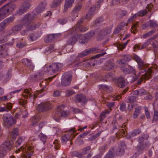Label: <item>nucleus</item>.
<instances>
[{
    "mask_svg": "<svg viewBox=\"0 0 158 158\" xmlns=\"http://www.w3.org/2000/svg\"><path fill=\"white\" fill-rule=\"evenodd\" d=\"M128 101L127 102L131 103L135 102L136 101V97L135 96H131L128 98Z\"/></svg>",
    "mask_w": 158,
    "mask_h": 158,
    "instance_id": "nucleus-57",
    "label": "nucleus"
},
{
    "mask_svg": "<svg viewBox=\"0 0 158 158\" xmlns=\"http://www.w3.org/2000/svg\"><path fill=\"white\" fill-rule=\"evenodd\" d=\"M51 108L50 103L48 102L41 103L37 106V109L40 112H44L50 110Z\"/></svg>",
    "mask_w": 158,
    "mask_h": 158,
    "instance_id": "nucleus-9",
    "label": "nucleus"
},
{
    "mask_svg": "<svg viewBox=\"0 0 158 158\" xmlns=\"http://www.w3.org/2000/svg\"><path fill=\"white\" fill-rule=\"evenodd\" d=\"M153 120L155 121H158V111L155 110H154Z\"/></svg>",
    "mask_w": 158,
    "mask_h": 158,
    "instance_id": "nucleus-59",
    "label": "nucleus"
},
{
    "mask_svg": "<svg viewBox=\"0 0 158 158\" xmlns=\"http://www.w3.org/2000/svg\"><path fill=\"white\" fill-rule=\"evenodd\" d=\"M43 73L42 72H40L39 73L36 74L34 76V79L35 81H37L41 79V77L43 75Z\"/></svg>",
    "mask_w": 158,
    "mask_h": 158,
    "instance_id": "nucleus-45",
    "label": "nucleus"
},
{
    "mask_svg": "<svg viewBox=\"0 0 158 158\" xmlns=\"http://www.w3.org/2000/svg\"><path fill=\"white\" fill-rule=\"evenodd\" d=\"M114 67V64L112 62H108L106 63L105 67V69L107 70H110L112 69Z\"/></svg>",
    "mask_w": 158,
    "mask_h": 158,
    "instance_id": "nucleus-35",
    "label": "nucleus"
},
{
    "mask_svg": "<svg viewBox=\"0 0 158 158\" xmlns=\"http://www.w3.org/2000/svg\"><path fill=\"white\" fill-rule=\"evenodd\" d=\"M54 45L53 44H52L48 47L46 48V51L45 52L46 54L50 53L51 52L54 50Z\"/></svg>",
    "mask_w": 158,
    "mask_h": 158,
    "instance_id": "nucleus-44",
    "label": "nucleus"
},
{
    "mask_svg": "<svg viewBox=\"0 0 158 158\" xmlns=\"http://www.w3.org/2000/svg\"><path fill=\"white\" fill-rule=\"evenodd\" d=\"M60 36V34L49 35L45 39L44 41L46 43L51 42L56 39L57 37Z\"/></svg>",
    "mask_w": 158,
    "mask_h": 158,
    "instance_id": "nucleus-16",
    "label": "nucleus"
},
{
    "mask_svg": "<svg viewBox=\"0 0 158 158\" xmlns=\"http://www.w3.org/2000/svg\"><path fill=\"white\" fill-rule=\"evenodd\" d=\"M18 130L17 128H15L13 129L11 135V137L12 139V140H13L15 139L18 135Z\"/></svg>",
    "mask_w": 158,
    "mask_h": 158,
    "instance_id": "nucleus-37",
    "label": "nucleus"
},
{
    "mask_svg": "<svg viewBox=\"0 0 158 158\" xmlns=\"http://www.w3.org/2000/svg\"><path fill=\"white\" fill-rule=\"evenodd\" d=\"M145 114L147 118H150V115L149 112L148 111V108L145 107H144Z\"/></svg>",
    "mask_w": 158,
    "mask_h": 158,
    "instance_id": "nucleus-61",
    "label": "nucleus"
},
{
    "mask_svg": "<svg viewBox=\"0 0 158 158\" xmlns=\"http://www.w3.org/2000/svg\"><path fill=\"white\" fill-rule=\"evenodd\" d=\"M91 148L90 146H87L84 148L82 150V154H85L87 153L90 150Z\"/></svg>",
    "mask_w": 158,
    "mask_h": 158,
    "instance_id": "nucleus-56",
    "label": "nucleus"
},
{
    "mask_svg": "<svg viewBox=\"0 0 158 158\" xmlns=\"http://www.w3.org/2000/svg\"><path fill=\"white\" fill-rule=\"evenodd\" d=\"M83 65L84 67H89L91 65L89 61L83 60Z\"/></svg>",
    "mask_w": 158,
    "mask_h": 158,
    "instance_id": "nucleus-58",
    "label": "nucleus"
},
{
    "mask_svg": "<svg viewBox=\"0 0 158 158\" xmlns=\"http://www.w3.org/2000/svg\"><path fill=\"white\" fill-rule=\"evenodd\" d=\"M77 41V39L76 34H75L73 36L70 38L68 41L67 43L69 44L73 45Z\"/></svg>",
    "mask_w": 158,
    "mask_h": 158,
    "instance_id": "nucleus-31",
    "label": "nucleus"
},
{
    "mask_svg": "<svg viewBox=\"0 0 158 158\" xmlns=\"http://www.w3.org/2000/svg\"><path fill=\"white\" fill-rule=\"evenodd\" d=\"M72 78V76L69 73H65L63 75L61 83L64 86L69 85L71 83Z\"/></svg>",
    "mask_w": 158,
    "mask_h": 158,
    "instance_id": "nucleus-8",
    "label": "nucleus"
},
{
    "mask_svg": "<svg viewBox=\"0 0 158 158\" xmlns=\"http://www.w3.org/2000/svg\"><path fill=\"white\" fill-rule=\"evenodd\" d=\"M61 106H62V108H61V110H60L61 117H66L68 115V113L63 110V109L64 107V105H62Z\"/></svg>",
    "mask_w": 158,
    "mask_h": 158,
    "instance_id": "nucleus-55",
    "label": "nucleus"
},
{
    "mask_svg": "<svg viewBox=\"0 0 158 158\" xmlns=\"http://www.w3.org/2000/svg\"><path fill=\"white\" fill-rule=\"evenodd\" d=\"M118 86L121 88H123L126 86L127 83L125 81L123 78L122 77H118L117 79Z\"/></svg>",
    "mask_w": 158,
    "mask_h": 158,
    "instance_id": "nucleus-24",
    "label": "nucleus"
},
{
    "mask_svg": "<svg viewBox=\"0 0 158 158\" xmlns=\"http://www.w3.org/2000/svg\"><path fill=\"white\" fill-rule=\"evenodd\" d=\"M77 40H79V42L82 44H84L88 40L85 37V35L84 34H76Z\"/></svg>",
    "mask_w": 158,
    "mask_h": 158,
    "instance_id": "nucleus-21",
    "label": "nucleus"
},
{
    "mask_svg": "<svg viewBox=\"0 0 158 158\" xmlns=\"http://www.w3.org/2000/svg\"><path fill=\"white\" fill-rule=\"evenodd\" d=\"M138 17L137 15L136 14H135L133 16H131L130 17V18L128 19L127 22L128 23H130L131 22L132 20Z\"/></svg>",
    "mask_w": 158,
    "mask_h": 158,
    "instance_id": "nucleus-63",
    "label": "nucleus"
},
{
    "mask_svg": "<svg viewBox=\"0 0 158 158\" xmlns=\"http://www.w3.org/2000/svg\"><path fill=\"white\" fill-rule=\"evenodd\" d=\"M148 47V45L147 44V42L144 43L143 44L141 47L138 45L136 44L134 47V48H137L139 50H141L144 49L146 47Z\"/></svg>",
    "mask_w": 158,
    "mask_h": 158,
    "instance_id": "nucleus-43",
    "label": "nucleus"
},
{
    "mask_svg": "<svg viewBox=\"0 0 158 158\" xmlns=\"http://www.w3.org/2000/svg\"><path fill=\"white\" fill-rule=\"evenodd\" d=\"M39 37V35L36 33L30 34L28 36V39L32 41L36 40Z\"/></svg>",
    "mask_w": 158,
    "mask_h": 158,
    "instance_id": "nucleus-29",
    "label": "nucleus"
},
{
    "mask_svg": "<svg viewBox=\"0 0 158 158\" xmlns=\"http://www.w3.org/2000/svg\"><path fill=\"white\" fill-rule=\"evenodd\" d=\"M32 1V0H27L23 3L22 6L23 7L27 10L29 9L31 6L30 3Z\"/></svg>",
    "mask_w": 158,
    "mask_h": 158,
    "instance_id": "nucleus-30",
    "label": "nucleus"
},
{
    "mask_svg": "<svg viewBox=\"0 0 158 158\" xmlns=\"http://www.w3.org/2000/svg\"><path fill=\"white\" fill-rule=\"evenodd\" d=\"M150 145V144L148 142H146L143 143L142 144L137 146L136 148L137 150L138 151L137 152L135 153L133 155V156L136 158L139 154L142 152V151L144 149L147 148Z\"/></svg>",
    "mask_w": 158,
    "mask_h": 158,
    "instance_id": "nucleus-12",
    "label": "nucleus"
},
{
    "mask_svg": "<svg viewBox=\"0 0 158 158\" xmlns=\"http://www.w3.org/2000/svg\"><path fill=\"white\" fill-rule=\"evenodd\" d=\"M61 1L60 0H55L53 2L52 4L53 6H56L61 2Z\"/></svg>",
    "mask_w": 158,
    "mask_h": 158,
    "instance_id": "nucleus-64",
    "label": "nucleus"
},
{
    "mask_svg": "<svg viewBox=\"0 0 158 158\" xmlns=\"http://www.w3.org/2000/svg\"><path fill=\"white\" fill-rule=\"evenodd\" d=\"M46 3L45 2H41L39 6L36 9V11L38 13H40L44 10Z\"/></svg>",
    "mask_w": 158,
    "mask_h": 158,
    "instance_id": "nucleus-22",
    "label": "nucleus"
},
{
    "mask_svg": "<svg viewBox=\"0 0 158 158\" xmlns=\"http://www.w3.org/2000/svg\"><path fill=\"white\" fill-rule=\"evenodd\" d=\"M27 10L22 6L19 7L18 10H17V14L19 15H22Z\"/></svg>",
    "mask_w": 158,
    "mask_h": 158,
    "instance_id": "nucleus-49",
    "label": "nucleus"
},
{
    "mask_svg": "<svg viewBox=\"0 0 158 158\" xmlns=\"http://www.w3.org/2000/svg\"><path fill=\"white\" fill-rule=\"evenodd\" d=\"M12 147L10 143V142L5 141L3 143L0 147L1 150L5 151L6 152Z\"/></svg>",
    "mask_w": 158,
    "mask_h": 158,
    "instance_id": "nucleus-17",
    "label": "nucleus"
},
{
    "mask_svg": "<svg viewBox=\"0 0 158 158\" xmlns=\"http://www.w3.org/2000/svg\"><path fill=\"white\" fill-rule=\"evenodd\" d=\"M71 155L73 156H75L79 158H81L82 157V155L76 151H73L72 152Z\"/></svg>",
    "mask_w": 158,
    "mask_h": 158,
    "instance_id": "nucleus-54",
    "label": "nucleus"
},
{
    "mask_svg": "<svg viewBox=\"0 0 158 158\" xmlns=\"http://www.w3.org/2000/svg\"><path fill=\"white\" fill-rule=\"evenodd\" d=\"M40 24H36L34 23H30L27 26H25V27L27 30H35L36 28L38 27Z\"/></svg>",
    "mask_w": 158,
    "mask_h": 158,
    "instance_id": "nucleus-25",
    "label": "nucleus"
},
{
    "mask_svg": "<svg viewBox=\"0 0 158 158\" xmlns=\"http://www.w3.org/2000/svg\"><path fill=\"white\" fill-rule=\"evenodd\" d=\"M141 133V131L140 130L137 129L135 130L130 132L128 135V138L130 139L131 137H133L138 135L140 134Z\"/></svg>",
    "mask_w": 158,
    "mask_h": 158,
    "instance_id": "nucleus-28",
    "label": "nucleus"
},
{
    "mask_svg": "<svg viewBox=\"0 0 158 158\" xmlns=\"http://www.w3.org/2000/svg\"><path fill=\"white\" fill-rule=\"evenodd\" d=\"M9 12V8L4 6L0 9V21L4 18Z\"/></svg>",
    "mask_w": 158,
    "mask_h": 158,
    "instance_id": "nucleus-13",
    "label": "nucleus"
},
{
    "mask_svg": "<svg viewBox=\"0 0 158 158\" xmlns=\"http://www.w3.org/2000/svg\"><path fill=\"white\" fill-rule=\"evenodd\" d=\"M7 26L4 21L0 23V32L3 31Z\"/></svg>",
    "mask_w": 158,
    "mask_h": 158,
    "instance_id": "nucleus-47",
    "label": "nucleus"
},
{
    "mask_svg": "<svg viewBox=\"0 0 158 158\" xmlns=\"http://www.w3.org/2000/svg\"><path fill=\"white\" fill-rule=\"evenodd\" d=\"M62 108V106H58L57 108V110L53 115V118L56 121L59 122L60 118L61 117L60 113V110H61Z\"/></svg>",
    "mask_w": 158,
    "mask_h": 158,
    "instance_id": "nucleus-18",
    "label": "nucleus"
},
{
    "mask_svg": "<svg viewBox=\"0 0 158 158\" xmlns=\"http://www.w3.org/2000/svg\"><path fill=\"white\" fill-rule=\"evenodd\" d=\"M122 70L123 72L125 74H129L130 73V71L129 69L126 67L122 68Z\"/></svg>",
    "mask_w": 158,
    "mask_h": 158,
    "instance_id": "nucleus-62",
    "label": "nucleus"
},
{
    "mask_svg": "<svg viewBox=\"0 0 158 158\" xmlns=\"http://www.w3.org/2000/svg\"><path fill=\"white\" fill-rule=\"evenodd\" d=\"M108 148V145L106 144H104L101 146L99 148V150L100 152L102 154Z\"/></svg>",
    "mask_w": 158,
    "mask_h": 158,
    "instance_id": "nucleus-41",
    "label": "nucleus"
},
{
    "mask_svg": "<svg viewBox=\"0 0 158 158\" xmlns=\"http://www.w3.org/2000/svg\"><path fill=\"white\" fill-rule=\"evenodd\" d=\"M148 137L147 135L144 134L142 136L139 137L138 139V142L140 143H142L144 140L147 139Z\"/></svg>",
    "mask_w": 158,
    "mask_h": 158,
    "instance_id": "nucleus-42",
    "label": "nucleus"
},
{
    "mask_svg": "<svg viewBox=\"0 0 158 158\" xmlns=\"http://www.w3.org/2000/svg\"><path fill=\"white\" fill-rule=\"evenodd\" d=\"M76 132L74 128H73L69 130L70 133L69 134H66L61 137V141L62 142L67 141L70 139L71 135Z\"/></svg>",
    "mask_w": 158,
    "mask_h": 158,
    "instance_id": "nucleus-15",
    "label": "nucleus"
},
{
    "mask_svg": "<svg viewBox=\"0 0 158 158\" xmlns=\"http://www.w3.org/2000/svg\"><path fill=\"white\" fill-rule=\"evenodd\" d=\"M81 5H76L73 10L72 13H77L79 11L81 8Z\"/></svg>",
    "mask_w": 158,
    "mask_h": 158,
    "instance_id": "nucleus-48",
    "label": "nucleus"
},
{
    "mask_svg": "<svg viewBox=\"0 0 158 158\" xmlns=\"http://www.w3.org/2000/svg\"><path fill=\"white\" fill-rule=\"evenodd\" d=\"M59 142V141L57 139L55 140L53 142V145L52 146H54L55 148L56 149H58L60 147Z\"/></svg>",
    "mask_w": 158,
    "mask_h": 158,
    "instance_id": "nucleus-50",
    "label": "nucleus"
},
{
    "mask_svg": "<svg viewBox=\"0 0 158 158\" xmlns=\"http://www.w3.org/2000/svg\"><path fill=\"white\" fill-rule=\"evenodd\" d=\"M96 33L97 32L96 31V30H95V31H92L85 34V37L87 39V40H89L95 34H96Z\"/></svg>",
    "mask_w": 158,
    "mask_h": 158,
    "instance_id": "nucleus-32",
    "label": "nucleus"
},
{
    "mask_svg": "<svg viewBox=\"0 0 158 158\" xmlns=\"http://www.w3.org/2000/svg\"><path fill=\"white\" fill-rule=\"evenodd\" d=\"M123 145H121L119 146L118 148L117 153L118 155H121L124 152L125 146L124 143H123Z\"/></svg>",
    "mask_w": 158,
    "mask_h": 158,
    "instance_id": "nucleus-36",
    "label": "nucleus"
},
{
    "mask_svg": "<svg viewBox=\"0 0 158 158\" xmlns=\"http://www.w3.org/2000/svg\"><path fill=\"white\" fill-rule=\"evenodd\" d=\"M147 11H148L144 9L139 11L136 14L138 16L142 17L145 15L147 13Z\"/></svg>",
    "mask_w": 158,
    "mask_h": 158,
    "instance_id": "nucleus-46",
    "label": "nucleus"
},
{
    "mask_svg": "<svg viewBox=\"0 0 158 158\" xmlns=\"http://www.w3.org/2000/svg\"><path fill=\"white\" fill-rule=\"evenodd\" d=\"M83 20V19H81L77 22L72 29L70 31L71 32V33H74L75 31V33H77L79 31L84 32L88 30V27H84L81 25Z\"/></svg>",
    "mask_w": 158,
    "mask_h": 158,
    "instance_id": "nucleus-3",
    "label": "nucleus"
},
{
    "mask_svg": "<svg viewBox=\"0 0 158 158\" xmlns=\"http://www.w3.org/2000/svg\"><path fill=\"white\" fill-rule=\"evenodd\" d=\"M142 110L141 106H138L135 108V110L133 114V118H136L140 114V111Z\"/></svg>",
    "mask_w": 158,
    "mask_h": 158,
    "instance_id": "nucleus-26",
    "label": "nucleus"
},
{
    "mask_svg": "<svg viewBox=\"0 0 158 158\" xmlns=\"http://www.w3.org/2000/svg\"><path fill=\"white\" fill-rule=\"evenodd\" d=\"M14 19L15 18L13 16L7 18L4 20L3 21L5 23H6V24L7 25L9 23L11 22L14 20Z\"/></svg>",
    "mask_w": 158,
    "mask_h": 158,
    "instance_id": "nucleus-51",
    "label": "nucleus"
},
{
    "mask_svg": "<svg viewBox=\"0 0 158 158\" xmlns=\"http://www.w3.org/2000/svg\"><path fill=\"white\" fill-rule=\"evenodd\" d=\"M34 16L29 13L25 15L21 21V23L24 26H27L34 20Z\"/></svg>",
    "mask_w": 158,
    "mask_h": 158,
    "instance_id": "nucleus-6",
    "label": "nucleus"
},
{
    "mask_svg": "<svg viewBox=\"0 0 158 158\" xmlns=\"http://www.w3.org/2000/svg\"><path fill=\"white\" fill-rule=\"evenodd\" d=\"M22 150L23 151H25L26 153V158H31V156L33 153V151L32 148L31 147H29L27 148H24L23 146H21L20 148H18L15 151V152L18 153H19L20 150Z\"/></svg>",
    "mask_w": 158,
    "mask_h": 158,
    "instance_id": "nucleus-11",
    "label": "nucleus"
},
{
    "mask_svg": "<svg viewBox=\"0 0 158 158\" xmlns=\"http://www.w3.org/2000/svg\"><path fill=\"white\" fill-rule=\"evenodd\" d=\"M103 21V19L101 18H99L97 19L93 23V25L94 26H96L98 25V24H99Z\"/></svg>",
    "mask_w": 158,
    "mask_h": 158,
    "instance_id": "nucleus-53",
    "label": "nucleus"
},
{
    "mask_svg": "<svg viewBox=\"0 0 158 158\" xmlns=\"http://www.w3.org/2000/svg\"><path fill=\"white\" fill-rule=\"evenodd\" d=\"M156 31L155 30H153L143 35V38H146L149 36L152 35Z\"/></svg>",
    "mask_w": 158,
    "mask_h": 158,
    "instance_id": "nucleus-40",
    "label": "nucleus"
},
{
    "mask_svg": "<svg viewBox=\"0 0 158 158\" xmlns=\"http://www.w3.org/2000/svg\"><path fill=\"white\" fill-rule=\"evenodd\" d=\"M114 153L113 148L110 150L108 153L106 155L104 158H113L114 156Z\"/></svg>",
    "mask_w": 158,
    "mask_h": 158,
    "instance_id": "nucleus-38",
    "label": "nucleus"
},
{
    "mask_svg": "<svg viewBox=\"0 0 158 158\" xmlns=\"http://www.w3.org/2000/svg\"><path fill=\"white\" fill-rule=\"evenodd\" d=\"M30 91H31V89H24V93L26 94H23V97L24 98H26L28 97L29 98H32L34 99H35L37 97V95L41 93L43 91L42 89L36 91L34 94V95H32L31 94L30 92Z\"/></svg>",
    "mask_w": 158,
    "mask_h": 158,
    "instance_id": "nucleus-10",
    "label": "nucleus"
},
{
    "mask_svg": "<svg viewBox=\"0 0 158 158\" xmlns=\"http://www.w3.org/2000/svg\"><path fill=\"white\" fill-rule=\"evenodd\" d=\"M3 116L4 125L6 127L9 128L16 123V120L10 114H4Z\"/></svg>",
    "mask_w": 158,
    "mask_h": 158,
    "instance_id": "nucleus-4",
    "label": "nucleus"
},
{
    "mask_svg": "<svg viewBox=\"0 0 158 158\" xmlns=\"http://www.w3.org/2000/svg\"><path fill=\"white\" fill-rule=\"evenodd\" d=\"M133 59L136 61L138 64V68L143 71L141 72H145L146 71V68L148 66V65L144 63L141 59L137 55H135Z\"/></svg>",
    "mask_w": 158,
    "mask_h": 158,
    "instance_id": "nucleus-5",
    "label": "nucleus"
},
{
    "mask_svg": "<svg viewBox=\"0 0 158 158\" xmlns=\"http://www.w3.org/2000/svg\"><path fill=\"white\" fill-rule=\"evenodd\" d=\"M63 66V64L62 63H54L50 64L48 67L45 66L44 69L45 72L47 70L51 73L58 71Z\"/></svg>",
    "mask_w": 158,
    "mask_h": 158,
    "instance_id": "nucleus-2",
    "label": "nucleus"
},
{
    "mask_svg": "<svg viewBox=\"0 0 158 158\" xmlns=\"http://www.w3.org/2000/svg\"><path fill=\"white\" fill-rule=\"evenodd\" d=\"M96 31L97 32L96 34L98 35V39L101 40L104 39L106 34V32L104 30L98 29L96 30Z\"/></svg>",
    "mask_w": 158,
    "mask_h": 158,
    "instance_id": "nucleus-19",
    "label": "nucleus"
},
{
    "mask_svg": "<svg viewBox=\"0 0 158 158\" xmlns=\"http://www.w3.org/2000/svg\"><path fill=\"white\" fill-rule=\"evenodd\" d=\"M23 63L28 67L31 70H33L34 68V66L31 62V60L29 59L26 58L23 60Z\"/></svg>",
    "mask_w": 158,
    "mask_h": 158,
    "instance_id": "nucleus-23",
    "label": "nucleus"
},
{
    "mask_svg": "<svg viewBox=\"0 0 158 158\" xmlns=\"http://www.w3.org/2000/svg\"><path fill=\"white\" fill-rule=\"evenodd\" d=\"M148 25L152 28L156 27L157 26L156 22L153 20H149L148 22Z\"/></svg>",
    "mask_w": 158,
    "mask_h": 158,
    "instance_id": "nucleus-39",
    "label": "nucleus"
},
{
    "mask_svg": "<svg viewBox=\"0 0 158 158\" xmlns=\"http://www.w3.org/2000/svg\"><path fill=\"white\" fill-rule=\"evenodd\" d=\"M76 101L79 102L86 103L87 100L85 96L82 94H77L76 95Z\"/></svg>",
    "mask_w": 158,
    "mask_h": 158,
    "instance_id": "nucleus-20",
    "label": "nucleus"
},
{
    "mask_svg": "<svg viewBox=\"0 0 158 158\" xmlns=\"http://www.w3.org/2000/svg\"><path fill=\"white\" fill-rule=\"evenodd\" d=\"M96 9V6H93L90 8L88 12L90 13V16L94 15Z\"/></svg>",
    "mask_w": 158,
    "mask_h": 158,
    "instance_id": "nucleus-52",
    "label": "nucleus"
},
{
    "mask_svg": "<svg viewBox=\"0 0 158 158\" xmlns=\"http://www.w3.org/2000/svg\"><path fill=\"white\" fill-rule=\"evenodd\" d=\"M148 47L150 50H152L155 52H157L158 41L152 39H149L147 41Z\"/></svg>",
    "mask_w": 158,
    "mask_h": 158,
    "instance_id": "nucleus-7",
    "label": "nucleus"
},
{
    "mask_svg": "<svg viewBox=\"0 0 158 158\" xmlns=\"http://www.w3.org/2000/svg\"><path fill=\"white\" fill-rule=\"evenodd\" d=\"M75 94V92L73 90H68L66 91V95L67 97H69Z\"/></svg>",
    "mask_w": 158,
    "mask_h": 158,
    "instance_id": "nucleus-60",
    "label": "nucleus"
},
{
    "mask_svg": "<svg viewBox=\"0 0 158 158\" xmlns=\"http://www.w3.org/2000/svg\"><path fill=\"white\" fill-rule=\"evenodd\" d=\"M25 139L24 138H23L20 137L19 138L17 141H16L15 143V146L17 148L20 145H23L24 143Z\"/></svg>",
    "mask_w": 158,
    "mask_h": 158,
    "instance_id": "nucleus-34",
    "label": "nucleus"
},
{
    "mask_svg": "<svg viewBox=\"0 0 158 158\" xmlns=\"http://www.w3.org/2000/svg\"><path fill=\"white\" fill-rule=\"evenodd\" d=\"M75 0H65V2L64 5V11L65 12L68 8L72 6V4L73 3Z\"/></svg>",
    "mask_w": 158,
    "mask_h": 158,
    "instance_id": "nucleus-27",
    "label": "nucleus"
},
{
    "mask_svg": "<svg viewBox=\"0 0 158 158\" xmlns=\"http://www.w3.org/2000/svg\"><path fill=\"white\" fill-rule=\"evenodd\" d=\"M24 26L21 23L20 25H17L12 28L13 32L15 33L20 31Z\"/></svg>",
    "mask_w": 158,
    "mask_h": 158,
    "instance_id": "nucleus-33",
    "label": "nucleus"
},
{
    "mask_svg": "<svg viewBox=\"0 0 158 158\" xmlns=\"http://www.w3.org/2000/svg\"><path fill=\"white\" fill-rule=\"evenodd\" d=\"M96 50H97V49L95 48L85 49L84 51L81 52V53H79L77 56V57H83L89 54L91 52L96 51Z\"/></svg>",
    "mask_w": 158,
    "mask_h": 158,
    "instance_id": "nucleus-14",
    "label": "nucleus"
},
{
    "mask_svg": "<svg viewBox=\"0 0 158 158\" xmlns=\"http://www.w3.org/2000/svg\"><path fill=\"white\" fill-rule=\"evenodd\" d=\"M143 73H144V72H139L137 74H136V73L135 74H134V76L133 77V81L134 82L138 80L137 83L138 85H139L140 84L143 80H148L151 77L152 70L151 69H149L148 71L144 74L142 75L138 79L139 76Z\"/></svg>",
    "mask_w": 158,
    "mask_h": 158,
    "instance_id": "nucleus-1",
    "label": "nucleus"
}]
</instances>
